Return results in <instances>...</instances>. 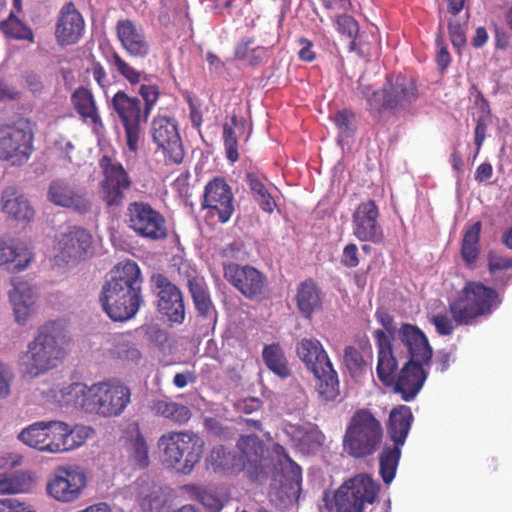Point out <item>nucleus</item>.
<instances>
[{
  "label": "nucleus",
  "mask_w": 512,
  "mask_h": 512,
  "mask_svg": "<svg viewBox=\"0 0 512 512\" xmlns=\"http://www.w3.org/2000/svg\"><path fill=\"white\" fill-rule=\"evenodd\" d=\"M379 486L367 474H358L345 481L334 494L337 512H364L366 504H373Z\"/></svg>",
  "instance_id": "nucleus-12"
},
{
  "label": "nucleus",
  "mask_w": 512,
  "mask_h": 512,
  "mask_svg": "<svg viewBox=\"0 0 512 512\" xmlns=\"http://www.w3.org/2000/svg\"><path fill=\"white\" fill-rule=\"evenodd\" d=\"M47 426V452L60 453L71 450L68 444V424L58 420L46 421Z\"/></svg>",
  "instance_id": "nucleus-41"
},
{
  "label": "nucleus",
  "mask_w": 512,
  "mask_h": 512,
  "mask_svg": "<svg viewBox=\"0 0 512 512\" xmlns=\"http://www.w3.org/2000/svg\"><path fill=\"white\" fill-rule=\"evenodd\" d=\"M312 374L315 378V389L319 399L323 402L338 401L340 398V383L338 372L332 362L322 366Z\"/></svg>",
  "instance_id": "nucleus-31"
},
{
  "label": "nucleus",
  "mask_w": 512,
  "mask_h": 512,
  "mask_svg": "<svg viewBox=\"0 0 512 512\" xmlns=\"http://www.w3.org/2000/svg\"><path fill=\"white\" fill-rule=\"evenodd\" d=\"M337 31L349 39L357 38L359 33L358 22L350 15L344 13L335 19Z\"/></svg>",
  "instance_id": "nucleus-53"
},
{
  "label": "nucleus",
  "mask_w": 512,
  "mask_h": 512,
  "mask_svg": "<svg viewBox=\"0 0 512 512\" xmlns=\"http://www.w3.org/2000/svg\"><path fill=\"white\" fill-rule=\"evenodd\" d=\"M262 357L265 365L276 375L281 378H287L290 375L291 371L288 367L287 359L280 344L272 343L265 345Z\"/></svg>",
  "instance_id": "nucleus-43"
},
{
  "label": "nucleus",
  "mask_w": 512,
  "mask_h": 512,
  "mask_svg": "<svg viewBox=\"0 0 512 512\" xmlns=\"http://www.w3.org/2000/svg\"><path fill=\"white\" fill-rule=\"evenodd\" d=\"M296 303L301 315L307 319L322 309L323 293L314 280L307 279L298 285Z\"/></svg>",
  "instance_id": "nucleus-34"
},
{
  "label": "nucleus",
  "mask_w": 512,
  "mask_h": 512,
  "mask_svg": "<svg viewBox=\"0 0 512 512\" xmlns=\"http://www.w3.org/2000/svg\"><path fill=\"white\" fill-rule=\"evenodd\" d=\"M87 485V475L79 466H59L49 478L46 491L61 503L78 499Z\"/></svg>",
  "instance_id": "nucleus-17"
},
{
  "label": "nucleus",
  "mask_w": 512,
  "mask_h": 512,
  "mask_svg": "<svg viewBox=\"0 0 512 512\" xmlns=\"http://www.w3.org/2000/svg\"><path fill=\"white\" fill-rule=\"evenodd\" d=\"M358 90L366 99L372 113L387 110L396 115L408 110L419 97L415 81L402 74L387 75L381 91L362 84L359 85Z\"/></svg>",
  "instance_id": "nucleus-4"
},
{
  "label": "nucleus",
  "mask_w": 512,
  "mask_h": 512,
  "mask_svg": "<svg viewBox=\"0 0 512 512\" xmlns=\"http://www.w3.org/2000/svg\"><path fill=\"white\" fill-rule=\"evenodd\" d=\"M123 439L129 460L140 469L147 468L150 464L149 448L138 423H133L124 431Z\"/></svg>",
  "instance_id": "nucleus-30"
},
{
  "label": "nucleus",
  "mask_w": 512,
  "mask_h": 512,
  "mask_svg": "<svg viewBox=\"0 0 512 512\" xmlns=\"http://www.w3.org/2000/svg\"><path fill=\"white\" fill-rule=\"evenodd\" d=\"M235 198L231 186L221 176H215L204 187L202 209L210 216H216L221 223L230 220L234 213Z\"/></svg>",
  "instance_id": "nucleus-18"
},
{
  "label": "nucleus",
  "mask_w": 512,
  "mask_h": 512,
  "mask_svg": "<svg viewBox=\"0 0 512 512\" xmlns=\"http://www.w3.org/2000/svg\"><path fill=\"white\" fill-rule=\"evenodd\" d=\"M107 60L130 85L134 86L141 82L143 73L125 61L118 52L113 51Z\"/></svg>",
  "instance_id": "nucleus-49"
},
{
  "label": "nucleus",
  "mask_w": 512,
  "mask_h": 512,
  "mask_svg": "<svg viewBox=\"0 0 512 512\" xmlns=\"http://www.w3.org/2000/svg\"><path fill=\"white\" fill-rule=\"evenodd\" d=\"M71 102L83 120H90L95 126L102 125L94 96L89 89L85 87L77 88L71 95Z\"/></svg>",
  "instance_id": "nucleus-38"
},
{
  "label": "nucleus",
  "mask_w": 512,
  "mask_h": 512,
  "mask_svg": "<svg viewBox=\"0 0 512 512\" xmlns=\"http://www.w3.org/2000/svg\"><path fill=\"white\" fill-rule=\"evenodd\" d=\"M467 21H461L457 16H453L448 22V32L451 43L457 49L463 47L466 42Z\"/></svg>",
  "instance_id": "nucleus-50"
},
{
  "label": "nucleus",
  "mask_w": 512,
  "mask_h": 512,
  "mask_svg": "<svg viewBox=\"0 0 512 512\" xmlns=\"http://www.w3.org/2000/svg\"><path fill=\"white\" fill-rule=\"evenodd\" d=\"M175 265H177L179 276L187 281V287L198 316L208 321L209 324L215 325L218 313L211 299L205 278L187 260L180 258Z\"/></svg>",
  "instance_id": "nucleus-16"
},
{
  "label": "nucleus",
  "mask_w": 512,
  "mask_h": 512,
  "mask_svg": "<svg viewBox=\"0 0 512 512\" xmlns=\"http://www.w3.org/2000/svg\"><path fill=\"white\" fill-rule=\"evenodd\" d=\"M131 389L117 378L90 385V399L86 400V413L98 416H120L131 403Z\"/></svg>",
  "instance_id": "nucleus-7"
},
{
  "label": "nucleus",
  "mask_w": 512,
  "mask_h": 512,
  "mask_svg": "<svg viewBox=\"0 0 512 512\" xmlns=\"http://www.w3.org/2000/svg\"><path fill=\"white\" fill-rule=\"evenodd\" d=\"M65 355L58 324L48 322L39 328L37 335L27 346L22 361L24 373L31 378L44 374L56 368Z\"/></svg>",
  "instance_id": "nucleus-6"
},
{
  "label": "nucleus",
  "mask_w": 512,
  "mask_h": 512,
  "mask_svg": "<svg viewBox=\"0 0 512 512\" xmlns=\"http://www.w3.org/2000/svg\"><path fill=\"white\" fill-rule=\"evenodd\" d=\"M288 413L301 414L308 405V397L303 391H298L287 403Z\"/></svg>",
  "instance_id": "nucleus-62"
},
{
  "label": "nucleus",
  "mask_w": 512,
  "mask_h": 512,
  "mask_svg": "<svg viewBox=\"0 0 512 512\" xmlns=\"http://www.w3.org/2000/svg\"><path fill=\"white\" fill-rule=\"evenodd\" d=\"M2 211L17 221H30L34 209L28 199L15 187H7L1 197Z\"/></svg>",
  "instance_id": "nucleus-32"
},
{
  "label": "nucleus",
  "mask_w": 512,
  "mask_h": 512,
  "mask_svg": "<svg viewBox=\"0 0 512 512\" xmlns=\"http://www.w3.org/2000/svg\"><path fill=\"white\" fill-rule=\"evenodd\" d=\"M499 293L481 282L468 281L449 302V314L456 325H473L481 317L490 316L501 304Z\"/></svg>",
  "instance_id": "nucleus-5"
},
{
  "label": "nucleus",
  "mask_w": 512,
  "mask_h": 512,
  "mask_svg": "<svg viewBox=\"0 0 512 512\" xmlns=\"http://www.w3.org/2000/svg\"><path fill=\"white\" fill-rule=\"evenodd\" d=\"M413 419L388 418L386 430L393 444L383 447L378 455L379 474L385 484H390L395 478L402 455V447L406 442Z\"/></svg>",
  "instance_id": "nucleus-14"
},
{
  "label": "nucleus",
  "mask_w": 512,
  "mask_h": 512,
  "mask_svg": "<svg viewBox=\"0 0 512 512\" xmlns=\"http://www.w3.org/2000/svg\"><path fill=\"white\" fill-rule=\"evenodd\" d=\"M488 268L491 273L512 268V258L502 256L495 252H489L487 256Z\"/></svg>",
  "instance_id": "nucleus-57"
},
{
  "label": "nucleus",
  "mask_w": 512,
  "mask_h": 512,
  "mask_svg": "<svg viewBox=\"0 0 512 512\" xmlns=\"http://www.w3.org/2000/svg\"><path fill=\"white\" fill-rule=\"evenodd\" d=\"M182 490L185 491L192 499L200 502L207 512H220L223 508L222 500L216 494L201 486L186 484L182 487Z\"/></svg>",
  "instance_id": "nucleus-46"
},
{
  "label": "nucleus",
  "mask_w": 512,
  "mask_h": 512,
  "mask_svg": "<svg viewBox=\"0 0 512 512\" xmlns=\"http://www.w3.org/2000/svg\"><path fill=\"white\" fill-rule=\"evenodd\" d=\"M0 512H36L35 509L14 498L0 499Z\"/></svg>",
  "instance_id": "nucleus-58"
},
{
  "label": "nucleus",
  "mask_w": 512,
  "mask_h": 512,
  "mask_svg": "<svg viewBox=\"0 0 512 512\" xmlns=\"http://www.w3.org/2000/svg\"><path fill=\"white\" fill-rule=\"evenodd\" d=\"M157 290V308L172 323L182 324L185 319V304L181 290L163 274L151 278Z\"/></svg>",
  "instance_id": "nucleus-19"
},
{
  "label": "nucleus",
  "mask_w": 512,
  "mask_h": 512,
  "mask_svg": "<svg viewBox=\"0 0 512 512\" xmlns=\"http://www.w3.org/2000/svg\"><path fill=\"white\" fill-rule=\"evenodd\" d=\"M33 142L34 132L29 119L18 118L0 124V160L23 165L34 151Z\"/></svg>",
  "instance_id": "nucleus-9"
},
{
  "label": "nucleus",
  "mask_w": 512,
  "mask_h": 512,
  "mask_svg": "<svg viewBox=\"0 0 512 512\" xmlns=\"http://www.w3.org/2000/svg\"><path fill=\"white\" fill-rule=\"evenodd\" d=\"M34 255L26 246L13 239L0 237V265L15 263L14 270L22 271L32 262Z\"/></svg>",
  "instance_id": "nucleus-36"
},
{
  "label": "nucleus",
  "mask_w": 512,
  "mask_h": 512,
  "mask_svg": "<svg viewBox=\"0 0 512 512\" xmlns=\"http://www.w3.org/2000/svg\"><path fill=\"white\" fill-rule=\"evenodd\" d=\"M92 243V235L86 229L72 226L58 239L57 257L67 263L72 260L84 259L91 249Z\"/></svg>",
  "instance_id": "nucleus-24"
},
{
  "label": "nucleus",
  "mask_w": 512,
  "mask_h": 512,
  "mask_svg": "<svg viewBox=\"0 0 512 512\" xmlns=\"http://www.w3.org/2000/svg\"><path fill=\"white\" fill-rule=\"evenodd\" d=\"M33 487L30 473L17 471L13 474H0V494L27 493Z\"/></svg>",
  "instance_id": "nucleus-42"
},
{
  "label": "nucleus",
  "mask_w": 512,
  "mask_h": 512,
  "mask_svg": "<svg viewBox=\"0 0 512 512\" xmlns=\"http://www.w3.org/2000/svg\"><path fill=\"white\" fill-rule=\"evenodd\" d=\"M399 339L407 348L410 359L396 374L393 387L403 400L410 401L419 393L427 378L423 366L431 362L433 349L424 332L412 324L401 326Z\"/></svg>",
  "instance_id": "nucleus-2"
},
{
  "label": "nucleus",
  "mask_w": 512,
  "mask_h": 512,
  "mask_svg": "<svg viewBox=\"0 0 512 512\" xmlns=\"http://www.w3.org/2000/svg\"><path fill=\"white\" fill-rule=\"evenodd\" d=\"M341 264L349 269L355 268L359 265L358 247L355 243H348L344 248L340 260Z\"/></svg>",
  "instance_id": "nucleus-56"
},
{
  "label": "nucleus",
  "mask_w": 512,
  "mask_h": 512,
  "mask_svg": "<svg viewBox=\"0 0 512 512\" xmlns=\"http://www.w3.org/2000/svg\"><path fill=\"white\" fill-rule=\"evenodd\" d=\"M223 142L227 159L236 162L239 159L238 141L233 127L227 123L223 125Z\"/></svg>",
  "instance_id": "nucleus-52"
},
{
  "label": "nucleus",
  "mask_w": 512,
  "mask_h": 512,
  "mask_svg": "<svg viewBox=\"0 0 512 512\" xmlns=\"http://www.w3.org/2000/svg\"><path fill=\"white\" fill-rule=\"evenodd\" d=\"M143 277L133 260L119 262L111 270V278L102 287L100 301L113 321L131 319L144 304Z\"/></svg>",
  "instance_id": "nucleus-1"
},
{
  "label": "nucleus",
  "mask_w": 512,
  "mask_h": 512,
  "mask_svg": "<svg viewBox=\"0 0 512 512\" xmlns=\"http://www.w3.org/2000/svg\"><path fill=\"white\" fill-rule=\"evenodd\" d=\"M166 488L148 481L138 483L137 502L144 512H161L165 507L168 495Z\"/></svg>",
  "instance_id": "nucleus-35"
},
{
  "label": "nucleus",
  "mask_w": 512,
  "mask_h": 512,
  "mask_svg": "<svg viewBox=\"0 0 512 512\" xmlns=\"http://www.w3.org/2000/svg\"><path fill=\"white\" fill-rule=\"evenodd\" d=\"M384 428L377 418H351L343 437L346 453L354 459L373 456L382 446Z\"/></svg>",
  "instance_id": "nucleus-8"
},
{
  "label": "nucleus",
  "mask_w": 512,
  "mask_h": 512,
  "mask_svg": "<svg viewBox=\"0 0 512 512\" xmlns=\"http://www.w3.org/2000/svg\"><path fill=\"white\" fill-rule=\"evenodd\" d=\"M245 182L261 210L271 214L276 207V202L261 177L255 172H247L245 174Z\"/></svg>",
  "instance_id": "nucleus-40"
},
{
  "label": "nucleus",
  "mask_w": 512,
  "mask_h": 512,
  "mask_svg": "<svg viewBox=\"0 0 512 512\" xmlns=\"http://www.w3.org/2000/svg\"><path fill=\"white\" fill-rule=\"evenodd\" d=\"M85 33V20L73 2L65 3L57 16L55 39L58 45L65 47L77 44Z\"/></svg>",
  "instance_id": "nucleus-23"
},
{
  "label": "nucleus",
  "mask_w": 512,
  "mask_h": 512,
  "mask_svg": "<svg viewBox=\"0 0 512 512\" xmlns=\"http://www.w3.org/2000/svg\"><path fill=\"white\" fill-rule=\"evenodd\" d=\"M91 73L93 79L99 85V87L103 90H106L110 86V80L108 74L104 68V66L98 62L94 61L91 65Z\"/></svg>",
  "instance_id": "nucleus-63"
},
{
  "label": "nucleus",
  "mask_w": 512,
  "mask_h": 512,
  "mask_svg": "<svg viewBox=\"0 0 512 512\" xmlns=\"http://www.w3.org/2000/svg\"><path fill=\"white\" fill-rule=\"evenodd\" d=\"M287 433L299 444L317 443L321 444L323 435L315 425L311 423L289 425Z\"/></svg>",
  "instance_id": "nucleus-48"
},
{
  "label": "nucleus",
  "mask_w": 512,
  "mask_h": 512,
  "mask_svg": "<svg viewBox=\"0 0 512 512\" xmlns=\"http://www.w3.org/2000/svg\"><path fill=\"white\" fill-rule=\"evenodd\" d=\"M238 454L236 463L238 472H245L252 481H258L264 473L265 447L263 442L254 435L241 436L236 444Z\"/></svg>",
  "instance_id": "nucleus-20"
},
{
  "label": "nucleus",
  "mask_w": 512,
  "mask_h": 512,
  "mask_svg": "<svg viewBox=\"0 0 512 512\" xmlns=\"http://www.w3.org/2000/svg\"><path fill=\"white\" fill-rule=\"evenodd\" d=\"M109 108L117 115L124 128L129 151L136 153L142 137L141 124L148 120V117L144 116L140 99L119 90L109 101Z\"/></svg>",
  "instance_id": "nucleus-11"
},
{
  "label": "nucleus",
  "mask_w": 512,
  "mask_h": 512,
  "mask_svg": "<svg viewBox=\"0 0 512 512\" xmlns=\"http://www.w3.org/2000/svg\"><path fill=\"white\" fill-rule=\"evenodd\" d=\"M138 93L144 101V106L142 107L144 116L149 117L153 107L159 100V87L155 84H141Z\"/></svg>",
  "instance_id": "nucleus-51"
},
{
  "label": "nucleus",
  "mask_w": 512,
  "mask_h": 512,
  "mask_svg": "<svg viewBox=\"0 0 512 512\" xmlns=\"http://www.w3.org/2000/svg\"><path fill=\"white\" fill-rule=\"evenodd\" d=\"M13 288L9 292V299L13 306L15 321L25 325L36 312V294L31 285L23 280H12Z\"/></svg>",
  "instance_id": "nucleus-28"
},
{
  "label": "nucleus",
  "mask_w": 512,
  "mask_h": 512,
  "mask_svg": "<svg viewBox=\"0 0 512 512\" xmlns=\"http://www.w3.org/2000/svg\"><path fill=\"white\" fill-rule=\"evenodd\" d=\"M94 433L93 429L84 425H75L74 427H70L68 425V444L71 445V450L82 445L92 434Z\"/></svg>",
  "instance_id": "nucleus-55"
},
{
  "label": "nucleus",
  "mask_w": 512,
  "mask_h": 512,
  "mask_svg": "<svg viewBox=\"0 0 512 512\" xmlns=\"http://www.w3.org/2000/svg\"><path fill=\"white\" fill-rule=\"evenodd\" d=\"M372 347L368 339L357 345H347L343 351V364L351 377H360L371 370Z\"/></svg>",
  "instance_id": "nucleus-29"
},
{
  "label": "nucleus",
  "mask_w": 512,
  "mask_h": 512,
  "mask_svg": "<svg viewBox=\"0 0 512 512\" xmlns=\"http://www.w3.org/2000/svg\"><path fill=\"white\" fill-rule=\"evenodd\" d=\"M146 337L150 343L157 347H164L168 340L167 332L158 325H150L146 328Z\"/></svg>",
  "instance_id": "nucleus-60"
},
{
  "label": "nucleus",
  "mask_w": 512,
  "mask_h": 512,
  "mask_svg": "<svg viewBox=\"0 0 512 512\" xmlns=\"http://www.w3.org/2000/svg\"><path fill=\"white\" fill-rule=\"evenodd\" d=\"M47 426L46 421H39L24 428L18 435V439L25 445L47 452Z\"/></svg>",
  "instance_id": "nucleus-44"
},
{
  "label": "nucleus",
  "mask_w": 512,
  "mask_h": 512,
  "mask_svg": "<svg viewBox=\"0 0 512 512\" xmlns=\"http://www.w3.org/2000/svg\"><path fill=\"white\" fill-rule=\"evenodd\" d=\"M13 378L11 370L0 362V397H6L10 393V382Z\"/></svg>",
  "instance_id": "nucleus-64"
},
{
  "label": "nucleus",
  "mask_w": 512,
  "mask_h": 512,
  "mask_svg": "<svg viewBox=\"0 0 512 512\" xmlns=\"http://www.w3.org/2000/svg\"><path fill=\"white\" fill-rule=\"evenodd\" d=\"M379 209L374 200L360 203L352 215V231L361 242L380 244L384 231L378 222Z\"/></svg>",
  "instance_id": "nucleus-21"
},
{
  "label": "nucleus",
  "mask_w": 512,
  "mask_h": 512,
  "mask_svg": "<svg viewBox=\"0 0 512 512\" xmlns=\"http://www.w3.org/2000/svg\"><path fill=\"white\" fill-rule=\"evenodd\" d=\"M296 352L311 373L331 362L327 351L317 339L302 338L296 344Z\"/></svg>",
  "instance_id": "nucleus-33"
},
{
  "label": "nucleus",
  "mask_w": 512,
  "mask_h": 512,
  "mask_svg": "<svg viewBox=\"0 0 512 512\" xmlns=\"http://www.w3.org/2000/svg\"><path fill=\"white\" fill-rule=\"evenodd\" d=\"M0 30L9 38L34 42V34L30 27L24 24L13 12L0 23Z\"/></svg>",
  "instance_id": "nucleus-47"
},
{
  "label": "nucleus",
  "mask_w": 512,
  "mask_h": 512,
  "mask_svg": "<svg viewBox=\"0 0 512 512\" xmlns=\"http://www.w3.org/2000/svg\"><path fill=\"white\" fill-rule=\"evenodd\" d=\"M125 216L127 227L139 238L156 242L168 237L165 216L148 202L129 203Z\"/></svg>",
  "instance_id": "nucleus-10"
},
{
  "label": "nucleus",
  "mask_w": 512,
  "mask_h": 512,
  "mask_svg": "<svg viewBox=\"0 0 512 512\" xmlns=\"http://www.w3.org/2000/svg\"><path fill=\"white\" fill-rule=\"evenodd\" d=\"M454 362L455 356L452 350L440 349L436 352L433 364L435 365L436 371L444 373L449 369L451 363Z\"/></svg>",
  "instance_id": "nucleus-59"
},
{
  "label": "nucleus",
  "mask_w": 512,
  "mask_h": 512,
  "mask_svg": "<svg viewBox=\"0 0 512 512\" xmlns=\"http://www.w3.org/2000/svg\"><path fill=\"white\" fill-rule=\"evenodd\" d=\"M103 178L99 182V195L109 208L121 207L125 201L126 193L132 187V178L124 166L112 160L108 155H103L99 160Z\"/></svg>",
  "instance_id": "nucleus-13"
},
{
  "label": "nucleus",
  "mask_w": 512,
  "mask_h": 512,
  "mask_svg": "<svg viewBox=\"0 0 512 512\" xmlns=\"http://www.w3.org/2000/svg\"><path fill=\"white\" fill-rule=\"evenodd\" d=\"M207 466L215 473L235 474L238 472L236 455L227 451L224 446H214L206 458Z\"/></svg>",
  "instance_id": "nucleus-39"
},
{
  "label": "nucleus",
  "mask_w": 512,
  "mask_h": 512,
  "mask_svg": "<svg viewBox=\"0 0 512 512\" xmlns=\"http://www.w3.org/2000/svg\"><path fill=\"white\" fill-rule=\"evenodd\" d=\"M55 402L60 407L80 408L86 413V400L90 399V386L76 382L60 389L59 391H51Z\"/></svg>",
  "instance_id": "nucleus-37"
},
{
  "label": "nucleus",
  "mask_w": 512,
  "mask_h": 512,
  "mask_svg": "<svg viewBox=\"0 0 512 512\" xmlns=\"http://www.w3.org/2000/svg\"><path fill=\"white\" fill-rule=\"evenodd\" d=\"M153 142L174 163H181L184 157L181 138L176 121L168 116H156L151 123Z\"/></svg>",
  "instance_id": "nucleus-22"
},
{
  "label": "nucleus",
  "mask_w": 512,
  "mask_h": 512,
  "mask_svg": "<svg viewBox=\"0 0 512 512\" xmlns=\"http://www.w3.org/2000/svg\"><path fill=\"white\" fill-rule=\"evenodd\" d=\"M48 199L57 206L71 209L80 214L91 210V201L85 192L75 190L63 180H54L48 188Z\"/></svg>",
  "instance_id": "nucleus-27"
},
{
  "label": "nucleus",
  "mask_w": 512,
  "mask_h": 512,
  "mask_svg": "<svg viewBox=\"0 0 512 512\" xmlns=\"http://www.w3.org/2000/svg\"><path fill=\"white\" fill-rule=\"evenodd\" d=\"M481 227V222L477 221L469 226L464 233L461 245V256L466 264H472L479 255Z\"/></svg>",
  "instance_id": "nucleus-45"
},
{
  "label": "nucleus",
  "mask_w": 512,
  "mask_h": 512,
  "mask_svg": "<svg viewBox=\"0 0 512 512\" xmlns=\"http://www.w3.org/2000/svg\"><path fill=\"white\" fill-rule=\"evenodd\" d=\"M373 336L377 347V377L384 386L392 387L398 371V361L394 355L392 342L380 329L375 330Z\"/></svg>",
  "instance_id": "nucleus-26"
},
{
  "label": "nucleus",
  "mask_w": 512,
  "mask_h": 512,
  "mask_svg": "<svg viewBox=\"0 0 512 512\" xmlns=\"http://www.w3.org/2000/svg\"><path fill=\"white\" fill-rule=\"evenodd\" d=\"M223 276L244 298L250 301L260 302L267 296V276L254 266L224 264Z\"/></svg>",
  "instance_id": "nucleus-15"
},
{
  "label": "nucleus",
  "mask_w": 512,
  "mask_h": 512,
  "mask_svg": "<svg viewBox=\"0 0 512 512\" xmlns=\"http://www.w3.org/2000/svg\"><path fill=\"white\" fill-rule=\"evenodd\" d=\"M163 467L180 475H190L201 462L204 439L192 431L168 432L158 439Z\"/></svg>",
  "instance_id": "nucleus-3"
},
{
  "label": "nucleus",
  "mask_w": 512,
  "mask_h": 512,
  "mask_svg": "<svg viewBox=\"0 0 512 512\" xmlns=\"http://www.w3.org/2000/svg\"><path fill=\"white\" fill-rule=\"evenodd\" d=\"M431 323L435 326L436 332L442 336L451 335L455 328L456 321L454 317L450 314V316L446 313H437L432 316Z\"/></svg>",
  "instance_id": "nucleus-54"
},
{
  "label": "nucleus",
  "mask_w": 512,
  "mask_h": 512,
  "mask_svg": "<svg viewBox=\"0 0 512 512\" xmlns=\"http://www.w3.org/2000/svg\"><path fill=\"white\" fill-rule=\"evenodd\" d=\"M377 321L383 326L384 332L390 337V340L394 338V334L397 330L394 318L386 311L378 309L375 313Z\"/></svg>",
  "instance_id": "nucleus-61"
},
{
  "label": "nucleus",
  "mask_w": 512,
  "mask_h": 512,
  "mask_svg": "<svg viewBox=\"0 0 512 512\" xmlns=\"http://www.w3.org/2000/svg\"><path fill=\"white\" fill-rule=\"evenodd\" d=\"M116 35L122 48L133 58L145 59L151 52V45L144 30L130 19L119 20Z\"/></svg>",
  "instance_id": "nucleus-25"
}]
</instances>
